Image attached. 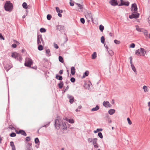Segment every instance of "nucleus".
Listing matches in <instances>:
<instances>
[{
	"label": "nucleus",
	"mask_w": 150,
	"mask_h": 150,
	"mask_svg": "<svg viewBox=\"0 0 150 150\" xmlns=\"http://www.w3.org/2000/svg\"><path fill=\"white\" fill-rule=\"evenodd\" d=\"M54 126L56 129L58 130L60 129L63 130H67V126L64 121L61 119H56L54 122Z\"/></svg>",
	"instance_id": "obj_1"
},
{
	"label": "nucleus",
	"mask_w": 150,
	"mask_h": 150,
	"mask_svg": "<svg viewBox=\"0 0 150 150\" xmlns=\"http://www.w3.org/2000/svg\"><path fill=\"white\" fill-rule=\"evenodd\" d=\"M4 8L5 11L11 12L13 8V4L10 1H6L4 4Z\"/></svg>",
	"instance_id": "obj_2"
},
{
	"label": "nucleus",
	"mask_w": 150,
	"mask_h": 150,
	"mask_svg": "<svg viewBox=\"0 0 150 150\" xmlns=\"http://www.w3.org/2000/svg\"><path fill=\"white\" fill-rule=\"evenodd\" d=\"M33 64V61L30 58L26 57L25 58V61L24 63L25 66L26 67H30L31 65Z\"/></svg>",
	"instance_id": "obj_3"
},
{
	"label": "nucleus",
	"mask_w": 150,
	"mask_h": 150,
	"mask_svg": "<svg viewBox=\"0 0 150 150\" xmlns=\"http://www.w3.org/2000/svg\"><path fill=\"white\" fill-rule=\"evenodd\" d=\"M11 56L12 57L15 58L20 62H21L22 60L21 56L16 52H12Z\"/></svg>",
	"instance_id": "obj_4"
},
{
	"label": "nucleus",
	"mask_w": 150,
	"mask_h": 150,
	"mask_svg": "<svg viewBox=\"0 0 150 150\" xmlns=\"http://www.w3.org/2000/svg\"><path fill=\"white\" fill-rule=\"evenodd\" d=\"M44 41L41 35H37V44L38 45L42 44L43 45Z\"/></svg>",
	"instance_id": "obj_5"
},
{
	"label": "nucleus",
	"mask_w": 150,
	"mask_h": 150,
	"mask_svg": "<svg viewBox=\"0 0 150 150\" xmlns=\"http://www.w3.org/2000/svg\"><path fill=\"white\" fill-rule=\"evenodd\" d=\"M139 13H137V12H134L132 13L131 15L129 16V18L130 19L137 18L139 17Z\"/></svg>",
	"instance_id": "obj_6"
},
{
	"label": "nucleus",
	"mask_w": 150,
	"mask_h": 150,
	"mask_svg": "<svg viewBox=\"0 0 150 150\" xmlns=\"http://www.w3.org/2000/svg\"><path fill=\"white\" fill-rule=\"evenodd\" d=\"M120 3L118 5L119 6H129V3L128 1H125L123 0H120Z\"/></svg>",
	"instance_id": "obj_7"
},
{
	"label": "nucleus",
	"mask_w": 150,
	"mask_h": 150,
	"mask_svg": "<svg viewBox=\"0 0 150 150\" xmlns=\"http://www.w3.org/2000/svg\"><path fill=\"white\" fill-rule=\"evenodd\" d=\"M56 29L57 30L62 32L64 30V26L62 25H58L56 26Z\"/></svg>",
	"instance_id": "obj_8"
},
{
	"label": "nucleus",
	"mask_w": 150,
	"mask_h": 150,
	"mask_svg": "<svg viewBox=\"0 0 150 150\" xmlns=\"http://www.w3.org/2000/svg\"><path fill=\"white\" fill-rule=\"evenodd\" d=\"M16 133L18 134H21V135L24 136H27V134L25 132V131L22 129H20L19 131H17L16 130Z\"/></svg>",
	"instance_id": "obj_9"
},
{
	"label": "nucleus",
	"mask_w": 150,
	"mask_h": 150,
	"mask_svg": "<svg viewBox=\"0 0 150 150\" xmlns=\"http://www.w3.org/2000/svg\"><path fill=\"white\" fill-rule=\"evenodd\" d=\"M97 139L95 138L93 139V144L95 148L97 149L98 147V144L97 143Z\"/></svg>",
	"instance_id": "obj_10"
},
{
	"label": "nucleus",
	"mask_w": 150,
	"mask_h": 150,
	"mask_svg": "<svg viewBox=\"0 0 150 150\" xmlns=\"http://www.w3.org/2000/svg\"><path fill=\"white\" fill-rule=\"evenodd\" d=\"M131 10L134 11V12H137V5L136 3L132 4L131 7Z\"/></svg>",
	"instance_id": "obj_11"
},
{
	"label": "nucleus",
	"mask_w": 150,
	"mask_h": 150,
	"mask_svg": "<svg viewBox=\"0 0 150 150\" xmlns=\"http://www.w3.org/2000/svg\"><path fill=\"white\" fill-rule=\"evenodd\" d=\"M103 105L106 108H110L111 105L108 101H104L103 103Z\"/></svg>",
	"instance_id": "obj_12"
},
{
	"label": "nucleus",
	"mask_w": 150,
	"mask_h": 150,
	"mask_svg": "<svg viewBox=\"0 0 150 150\" xmlns=\"http://www.w3.org/2000/svg\"><path fill=\"white\" fill-rule=\"evenodd\" d=\"M67 97L69 100V103L71 104L73 103L74 101V96H72L70 95L69 94H68Z\"/></svg>",
	"instance_id": "obj_13"
},
{
	"label": "nucleus",
	"mask_w": 150,
	"mask_h": 150,
	"mask_svg": "<svg viewBox=\"0 0 150 150\" xmlns=\"http://www.w3.org/2000/svg\"><path fill=\"white\" fill-rule=\"evenodd\" d=\"M105 47L106 48L107 50L109 53V54L111 56L113 55L114 54V52L112 50H110L109 48H108V46L106 45L105 46V44H104Z\"/></svg>",
	"instance_id": "obj_14"
},
{
	"label": "nucleus",
	"mask_w": 150,
	"mask_h": 150,
	"mask_svg": "<svg viewBox=\"0 0 150 150\" xmlns=\"http://www.w3.org/2000/svg\"><path fill=\"white\" fill-rule=\"evenodd\" d=\"M109 3L113 6L118 5L117 1L116 0H111L109 1Z\"/></svg>",
	"instance_id": "obj_15"
},
{
	"label": "nucleus",
	"mask_w": 150,
	"mask_h": 150,
	"mask_svg": "<svg viewBox=\"0 0 150 150\" xmlns=\"http://www.w3.org/2000/svg\"><path fill=\"white\" fill-rule=\"evenodd\" d=\"M85 14L86 15L85 16L86 17L87 16L89 17V18H91L92 21H93V19L92 16V14L90 12H86L85 13Z\"/></svg>",
	"instance_id": "obj_16"
},
{
	"label": "nucleus",
	"mask_w": 150,
	"mask_h": 150,
	"mask_svg": "<svg viewBox=\"0 0 150 150\" xmlns=\"http://www.w3.org/2000/svg\"><path fill=\"white\" fill-rule=\"evenodd\" d=\"M12 67V66L11 65L8 64H6L4 65V68L7 71H8Z\"/></svg>",
	"instance_id": "obj_17"
},
{
	"label": "nucleus",
	"mask_w": 150,
	"mask_h": 150,
	"mask_svg": "<svg viewBox=\"0 0 150 150\" xmlns=\"http://www.w3.org/2000/svg\"><path fill=\"white\" fill-rule=\"evenodd\" d=\"M25 150H33L32 148V143H28L27 146V149Z\"/></svg>",
	"instance_id": "obj_18"
},
{
	"label": "nucleus",
	"mask_w": 150,
	"mask_h": 150,
	"mask_svg": "<svg viewBox=\"0 0 150 150\" xmlns=\"http://www.w3.org/2000/svg\"><path fill=\"white\" fill-rule=\"evenodd\" d=\"M65 120L70 123L73 124L74 122V120L73 119H69L66 117L65 119Z\"/></svg>",
	"instance_id": "obj_19"
},
{
	"label": "nucleus",
	"mask_w": 150,
	"mask_h": 150,
	"mask_svg": "<svg viewBox=\"0 0 150 150\" xmlns=\"http://www.w3.org/2000/svg\"><path fill=\"white\" fill-rule=\"evenodd\" d=\"M139 50L140 52L142 53L143 56H144L146 53V50L144 48L141 47Z\"/></svg>",
	"instance_id": "obj_20"
},
{
	"label": "nucleus",
	"mask_w": 150,
	"mask_h": 150,
	"mask_svg": "<svg viewBox=\"0 0 150 150\" xmlns=\"http://www.w3.org/2000/svg\"><path fill=\"white\" fill-rule=\"evenodd\" d=\"M71 74L72 75H74L75 73V69L74 67H72L71 68Z\"/></svg>",
	"instance_id": "obj_21"
},
{
	"label": "nucleus",
	"mask_w": 150,
	"mask_h": 150,
	"mask_svg": "<svg viewBox=\"0 0 150 150\" xmlns=\"http://www.w3.org/2000/svg\"><path fill=\"white\" fill-rule=\"evenodd\" d=\"M55 78L57 79L60 81H61L63 79V77L62 76L59 75L58 74H57L56 75Z\"/></svg>",
	"instance_id": "obj_22"
},
{
	"label": "nucleus",
	"mask_w": 150,
	"mask_h": 150,
	"mask_svg": "<svg viewBox=\"0 0 150 150\" xmlns=\"http://www.w3.org/2000/svg\"><path fill=\"white\" fill-rule=\"evenodd\" d=\"M10 146L11 147L12 150H16V147L14 144V142L13 141H11L10 142Z\"/></svg>",
	"instance_id": "obj_23"
},
{
	"label": "nucleus",
	"mask_w": 150,
	"mask_h": 150,
	"mask_svg": "<svg viewBox=\"0 0 150 150\" xmlns=\"http://www.w3.org/2000/svg\"><path fill=\"white\" fill-rule=\"evenodd\" d=\"M58 86L59 88L62 89L64 86L63 82L62 81H60V82L58 84Z\"/></svg>",
	"instance_id": "obj_24"
},
{
	"label": "nucleus",
	"mask_w": 150,
	"mask_h": 150,
	"mask_svg": "<svg viewBox=\"0 0 150 150\" xmlns=\"http://www.w3.org/2000/svg\"><path fill=\"white\" fill-rule=\"evenodd\" d=\"M99 107L98 105H96L95 107L93 108H92L91 110V111H96L98 110L99 109Z\"/></svg>",
	"instance_id": "obj_25"
},
{
	"label": "nucleus",
	"mask_w": 150,
	"mask_h": 150,
	"mask_svg": "<svg viewBox=\"0 0 150 150\" xmlns=\"http://www.w3.org/2000/svg\"><path fill=\"white\" fill-rule=\"evenodd\" d=\"M115 110L114 109H110L108 111V113L110 115H112L115 112Z\"/></svg>",
	"instance_id": "obj_26"
},
{
	"label": "nucleus",
	"mask_w": 150,
	"mask_h": 150,
	"mask_svg": "<svg viewBox=\"0 0 150 150\" xmlns=\"http://www.w3.org/2000/svg\"><path fill=\"white\" fill-rule=\"evenodd\" d=\"M89 74V72L88 71H86L84 73H83V78H84L86 76H88Z\"/></svg>",
	"instance_id": "obj_27"
},
{
	"label": "nucleus",
	"mask_w": 150,
	"mask_h": 150,
	"mask_svg": "<svg viewBox=\"0 0 150 150\" xmlns=\"http://www.w3.org/2000/svg\"><path fill=\"white\" fill-rule=\"evenodd\" d=\"M131 64V67L133 71L134 72H137L136 69L134 65V64L132 63V64Z\"/></svg>",
	"instance_id": "obj_28"
},
{
	"label": "nucleus",
	"mask_w": 150,
	"mask_h": 150,
	"mask_svg": "<svg viewBox=\"0 0 150 150\" xmlns=\"http://www.w3.org/2000/svg\"><path fill=\"white\" fill-rule=\"evenodd\" d=\"M97 57V54L96 52H94L92 55V59H95Z\"/></svg>",
	"instance_id": "obj_29"
},
{
	"label": "nucleus",
	"mask_w": 150,
	"mask_h": 150,
	"mask_svg": "<svg viewBox=\"0 0 150 150\" xmlns=\"http://www.w3.org/2000/svg\"><path fill=\"white\" fill-rule=\"evenodd\" d=\"M22 6L25 9H26L28 8L27 4L26 2H24L23 3Z\"/></svg>",
	"instance_id": "obj_30"
},
{
	"label": "nucleus",
	"mask_w": 150,
	"mask_h": 150,
	"mask_svg": "<svg viewBox=\"0 0 150 150\" xmlns=\"http://www.w3.org/2000/svg\"><path fill=\"white\" fill-rule=\"evenodd\" d=\"M46 53L47 56H50L51 55V54H50V51L49 49H47L46 50Z\"/></svg>",
	"instance_id": "obj_31"
},
{
	"label": "nucleus",
	"mask_w": 150,
	"mask_h": 150,
	"mask_svg": "<svg viewBox=\"0 0 150 150\" xmlns=\"http://www.w3.org/2000/svg\"><path fill=\"white\" fill-rule=\"evenodd\" d=\"M43 46L40 44L39 45L38 47V49L40 51L42 50L43 49Z\"/></svg>",
	"instance_id": "obj_32"
},
{
	"label": "nucleus",
	"mask_w": 150,
	"mask_h": 150,
	"mask_svg": "<svg viewBox=\"0 0 150 150\" xmlns=\"http://www.w3.org/2000/svg\"><path fill=\"white\" fill-rule=\"evenodd\" d=\"M104 28V27L102 25H99V29L101 32H102L103 31Z\"/></svg>",
	"instance_id": "obj_33"
},
{
	"label": "nucleus",
	"mask_w": 150,
	"mask_h": 150,
	"mask_svg": "<svg viewBox=\"0 0 150 150\" xmlns=\"http://www.w3.org/2000/svg\"><path fill=\"white\" fill-rule=\"evenodd\" d=\"M59 61L60 62H61L62 63H63L64 62L63 58L62 56H59Z\"/></svg>",
	"instance_id": "obj_34"
},
{
	"label": "nucleus",
	"mask_w": 150,
	"mask_h": 150,
	"mask_svg": "<svg viewBox=\"0 0 150 150\" xmlns=\"http://www.w3.org/2000/svg\"><path fill=\"white\" fill-rule=\"evenodd\" d=\"M16 135V134L14 132H12L9 134L10 136L11 137H15Z\"/></svg>",
	"instance_id": "obj_35"
},
{
	"label": "nucleus",
	"mask_w": 150,
	"mask_h": 150,
	"mask_svg": "<svg viewBox=\"0 0 150 150\" xmlns=\"http://www.w3.org/2000/svg\"><path fill=\"white\" fill-rule=\"evenodd\" d=\"M103 130V129L102 128H98L96 130L94 131V132L95 133H96L98 132L102 131Z\"/></svg>",
	"instance_id": "obj_36"
},
{
	"label": "nucleus",
	"mask_w": 150,
	"mask_h": 150,
	"mask_svg": "<svg viewBox=\"0 0 150 150\" xmlns=\"http://www.w3.org/2000/svg\"><path fill=\"white\" fill-rule=\"evenodd\" d=\"M136 30L139 32H143L138 25L136 26Z\"/></svg>",
	"instance_id": "obj_37"
},
{
	"label": "nucleus",
	"mask_w": 150,
	"mask_h": 150,
	"mask_svg": "<svg viewBox=\"0 0 150 150\" xmlns=\"http://www.w3.org/2000/svg\"><path fill=\"white\" fill-rule=\"evenodd\" d=\"M35 143V144H38V143L39 144L40 141L38 137L35 138L34 140Z\"/></svg>",
	"instance_id": "obj_38"
},
{
	"label": "nucleus",
	"mask_w": 150,
	"mask_h": 150,
	"mask_svg": "<svg viewBox=\"0 0 150 150\" xmlns=\"http://www.w3.org/2000/svg\"><path fill=\"white\" fill-rule=\"evenodd\" d=\"M105 38L103 36H102L101 38V42L103 44H104L105 43ZM105 44H104V45Z\"/></svg>",
	"instance_id": "obj_39"
},
{
	"label": "nucleus",
	"mask_w": 150,
	"mask_h": 150,
	"mask_svg": "<svg viewBox=\"0 0 150 150\" xmlns=\"http://www.w3.org/2000/svg\"><path fill=\"white\" fill-rule=\"evenodd\" d=\"M40 31L41 33H45L46 32V29L44 28H41L40 30Z\"/></svg>",
	"instance_id": "obj_40"
},
{
	"label": "nucleus",
	"mask_w": 150,
	"mask_h": 150,
	"mask_svg": "<svg viewBox=\"0 0 150 150\" xmlns=\"http://www.w3.org/2000/svg\"><path fill=\"white\" fill-rule=\"evenodd\" d=\"M143 89L144 90V91L145 92H147L148 91L147 87L146 86H143Z\"/></svg>",
	"instance_id": "obj_41"
},
{
	"label": "nucleus",
	"mask_w": 150,
	"mask_h": 150,
	"mask_svg": "<svg viewBox=\"0 0 150 150\" xmlns=\"http://www.w3.org/2000/svg\"><path fill=\"white\" fill-rule=\"evenodd\" d=\"M98 135L101 139H102L103 138V135L102 134V133L101 132H99L98 133Z\"/></svg>",
	"instance_id": "obj_42"
},
{
	"label": "nucleus",
	"mask_w": 150,
	"mask_h": 150,
	"mask_svg": "<svg viewBox=\"0 0 150 150\" xmlns=\"http://www.w3.org/2000/svg\"><path fill=\"white\" fill-rule=\"evenodd\" d=\"M52 17V16L50 14H48L47 15V20H51V18Z\"/></svg>",
	"instance_id": "obj_43"
},
{
	"label": "nucleus",
	"mask_w": 150,
	"mask_h": 150,
	"mask_svg": "<svg viewBox=\"0 0 150 150\" xmlns=\"http://www.w3.org/2000/svg\"><path fill=\"white\" fill-rule=\"evenodd\" d=\"M69 88V86H67L66 87V88L64 90L62 91V93H64L65 92L68 90V89Z\"/></svg>",
	"instance_id": "obj_44"
},
{
	"label": "nucleus",
	"mask_w": 150,
	"mask_h": 150,
	"mask_svg": "<svg viewBox=\"0 0 150 150\" xmlns=\"http://www.w3.org/2000/svg\"><path fill=\"white\" fill-rule=\"evenodd\" d=\"M50 123V122H48L47 124L45 125H44L42 126L41 127V128H42V127H47L48 126H49V125Z\"/></svg>",
	"instance_id": "obj_45"
},
{
	"label": "nucleus",
	"mask_w": 150,
	"mask_h": 150,
	"mask_svg": "<svg viewBox=\"0 0 150 150\" xmlns=\"http://www.w3.org/2000/svg\"><path fill=\"white\" fill-rule=\"evenodd\" d=\"M75 4H76L78 6V7H79L80 9H81L83 8L82 6L80 4L78 3H76Z\"/></svg>",
	"instance_id": "obj_46"
},
{
	"label": "nucleus",
	"mask_w": 150,
	"mask_h": 150,
	"mask_svg": "<svg viewBox=\"0 0 150 150\" xmlns=\"http://www.w3.org/2000/svg\"><path fill=\"white\" fill-rule=\"evenodd\" d=\"M80 21L83 24H84L85 23V20L83 18H81Z\"/></svg>",
	"instance_id": "obj_47"
},
{
	"label": "nucleus",
	"mask_w": 150,
	"mask_h": 150,
	"mask_svg": "<svg viewBox=\"0 0 150 150\" xmlns=\"http://www.w3.org/2000/svg\"><path fill=\"white\" fill-rule=\"evenodd\" d=\"M127 120L128 121V124L130 125L132 124V122L130 120V118L129 117H128L127 118Z\"/></svg>",
	"instance_id": "obj_48"
},
{
	"label": "nucleus",
	"mask_w": 150,
	"mask_h": 150,
	"mask_svg": "<svg viewBox=\"0 0 150 150\" xmlns=\"http://www.w3.org/2000/svg\"><path fill=\"white\" fill-rule=\"evenodd\" d=\"M88 142L89 143L93 142V139L92 138H89L88 139Z\"/></svg>",
	"instance_id": "obj_49"
},
{
	"label": "nucleus",
	"mask_w": 150,
	"mask_h": 150,
	"mask_svg": "<svg viewBox=\"0 0 150 150\" xmlns=\"http://www.w3.org/2000/svg\"><path fill=\"white\" fill-rule=\"evenodd\" d=\"M70 81L72 83H74L75 81V79L74 77H71L70 79Z\"/></svg>",
	"instance_id": "obj_50"
},
{
	"label": "nucleus",
	"mask_w": 150,
	"mask_h": 150,
	"mask_svg": "<svg viewBox=\"0 0 150 150\" xmlns=\"http://www.w3.org/2000/svg\"><path fill=\"white\" fill-rule=\"evenodd\" d=\"M114 42L116 44H119L120 43V41L117 40H115Z\"/></svg>",
	"instance_id": "obj_51"
},
{
	"label": "nucleus",
	"mask_w": 150,
	"mask_h": 150,
	"mask_svg": "<svg viewBox=\"0 0 150 150\" xmlns=\"http://www.w3.org/2000/svg\"><path fill=\"white\" fill-rule=\"evenodd\" d=\"M140 49L136 50L135 52V54L137 55H138L140 54Z\"/></svg>",
	"instance_id": "obj_52"
},
{
	"label": "nucleus",
	"mask_w": 150,
	"mask_h": 150,
	"mask_svg": "<svg viewBox=\"0 0 150 150\" xmlns=\"http://www.w3.org/2000/svg\"><path fill=\"white\" fill-rule=\"evenodd\" d=\"M9 129H11V130H13V129H15V128H14V127L12 126V125H10L8 127Z\"/></svg>",
	"instance_id": "obj_53"
},
{
	"label": "nucleus",
	"mask_w": 150,
	"mask_h": 150,
	"mask_svg": "<svg viewBox=\"0 0 150 150\" xmlns=\"http://www.w3.org/2000/svg\"><path fill=\"white\" fill-rule=\"evenodd\" d=\"M143 33L144 35L146 37L148 36V32L146 30H145V31L143 32Z\"/></svg>",
	"instance_id": "obj_54"
},
{
	"label": "nucleus",
	"mask_w": 150,
	"mask_h": 150,
	"mask_svg": "<svg viewBox=\"0 0 150 150\" xmlns=\"http://www.w3.org/2000/svg\"><path fill=\"white\" fill-rule=\"evenodd\" d=\"M135 47V45L134 43H132L130 46V47H131V48H134Z\"/></svg>",
	"instance_id": "obj_55"
},
{
	"label": "nucleus",
	"mask_w": 150,
	"mask_h": 150,
	"mask_svg": "<svg viewBox=\"0 0 150 150\" xmlns=\"http://www.w3.org/2000/svg\"><path fill=\"white\" fill-rule=\"evenodd\" d=\"M30 140V137H26L25 138V140L27 142L29 141Z\"/></svg>",
	"instance_id": "obj_56"
},
{
	"label": "nucleus",
	"mask_w": 150,
	"mask_h": 150,
	"mask_svg": "<svg viewBox=\"0 0 150 150\" xmlns=\"http://www.w3.org/2000/svg\"><path fill=\"white\" fill-rule=\"evenodd\" d=\"M0 39L4 40L5 39L4 38L2 34L1 33H0Z\"/></svg>",
	"instance_id": "obj_57"
},
{
	"label": "nucleus",
	"mask_w": 150,
	"mask_h": 150,
	"mask_svg": "<svg viewBox=\"0 0 150 150\" xmlns=\"http://www.w3.org/2000/svg\"><path fill=\"white\" fill-rule=\"evenodd\" d=\"M54 47L56 49H58L59 48V47L57 45V44H56L55 43H54Z\"/></svg>",
	"instance_id": "obj_58"
},
{
	"label": "nucleus",
	"mask_w": 150,
	"mask_h": 150,
	"mask_svg": "<svg viewBox=\"0 0 150 150\" xmlns=\"http://www.w3.org/2000/svg\"><path fill=\"white\" fill-rule=\"evenodd\" d=\"M55 9H56L57 12V13L59 12L60 9H59V8L58 7H55Z\"/></svg>",
	"instance_id": "obj_59"
},
{
	"label": "nucleus",
	"mask_w": 150,
	"mask_h": 150,
	"mask_svg": "<svg viewBox=\"0 0 150 150\" xmlns=\"http://www.w3.org/2000/svg\"><path fill=\"white\" fill-rule=\"evenodd\" d=\"M17 47V45L15 43L13 44L12 45V47L13 48H15Z\"/></svg>",
	"instance_id": "obj_60"
},
{
	"label": "nucleus",
	"mask_w": 150,
	"mask_h": 150,
	"mask_svg": "<svg viewBox=\"0 0 150 150\" xmlns=\"http://www.w3.org/2000/svg\"><path fill=\"white\" fill-rule=\"evenodd\" d=\"M64 35H66V37L65 38V41L64 42V43H66L68 39L67 37L66 36V35L65 34V33L64 34Z\"/></svg>",
	"instance_id": "obj_61"
},
{
	"label": "nucleus",
	"mask_w": 150,
	"mask_h": 150,
	"mask_svg": "<svg viewBox=\"0 0 150 150\" xmlns=\"http://www.w3.org/2000/svg\"><path fill=\"white\" fill-rule=\"evenodd\" d=\"M129 59L130 60V64H132V57H130L129 58Z\"/></svg>",
	"instance_id": "obj_62"
},
{
	"label": "nucleus",
	"mask_w": 150,
	"mask_h": 150,
	"mask_svg": "<svg viewBox=\"0 0 150 150\" xmlns=\"http://www.w3.org/2000/svg\"><path fill=\"white\" fill-rule=\"evenodd\" d=\"M63 70H61L59 71V73L60 74H62L63 73Z\"/></svg>",
	"instance_id": "obj_63"
},
{
	"label": "nucleus",
	"mask_w": 150,
	"mask_h": 150,
	"mask_svg": "<svg viewBox=\"0 0 150 150\" xmlns=\"http://www.w3.org/2000/svg\"><path fill=\"white\" fill-rule=\"evenodd\" d=\"M70 5L71 6H74V3H72L71 2H70Z\"/></svg>",
	"instance_id": "obj_64"
}]
</instances>
